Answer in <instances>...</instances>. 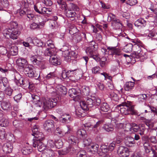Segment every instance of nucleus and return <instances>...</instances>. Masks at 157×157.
<instances>
[{
    "instance_id": "obj_25",
    "label": "nucleus",
    "mask_w": 157,
    "mask_h": 157,
    "mask_svg": "<svg viewBox=\"0 0 157 157\" xmlns=\"http://www.w3.org/2000/svg\"><path fill=\"white\" fill-rule=\"evenodd\" d=\"M102 128L106 132H111L114 130V126L113 124L110 123H106L104 124Z\"/></svg>"
},
{
    "instance_id": "obj_29",
    "label": "nucleus",
    "mask_w": 157,
    "mask_h": 157,
    "mask_svg": "<svg viewBox=\"0 0 157 157\" xmlns=\"http://www.w3.org/2000/svg\"><path fill=\"white\" fill-rule=\"evenodd\" d=\"M33 44L34 45L42 48H43L46 46L45 44L41 40L38 39L37 37L33 38Z\"/></svg>"
},
{
    "instance_id": "obj_45",
    "label": "nucleus",
    "mask_w": 157,
    "mask_h": 157,
    "mask_svg": "<svg viewBox=\"0 0 157 157\" xmlns=\"http://www.w3.org/2000/svg\"><path fill=\"white\" fill-rule=\"evenodd\" d=\"M5 94L9 96L12 95L13 90L9 86V85L6 87L4 90Z\"/></svg>"
},
{
    "instance_id": "obj_50",
    "label": "nucleus",
    "mask_w": 157,
    "mask_h": 157,
    "mask_svg": "<svg viewBox=\"0 0 157 157\" xmlns=\"http://www.w3.org/2000/svg\"><path fill=\"white\" fill-rule=\"evenodd\" d=\"M124 49L126 52H129L133 49V44L131 43H129L124 46Z\"/></svg>"
},
{
    "instance_id": "obj_21",
    "label": "nucleus",
    "mask_w": 157,
    "mask_h": 157,
    "mask_svg": "<svg viewBox=\"0 0 157 157\" xmlns=\"http://www.w3.org/2000/svg\"><path fill=\"white\" fill-rule=\"evenodd\" d=\"M1 107L4 110H10L12 109L11 103L9 101H3L1 103Z\"/></svg>"
},
{
    "instance_id": "obj_39",
    "label": "nucleus",
    "mask_w": 157,
    "mask_h": 157,
    "mask_svg": "<svg viewBox=\"0 0 157 157\" xmlns=\"http://www.w3.org/2000/svg\"><path fill=\"white\" fill-rule=\"evenodd\" d=\"M45 8V7H42L41 5H35L34 6V10L36 12L41 15H43L44 10Z\"/></svg>"
},
{
    "instance_id": "obj_53",
    "label": "nucleus",
    "mask_w": 157,
    "mask_h": 157,
    "mask_svg": "<svg viewBox=\"0 0 157 157\" xmlns=\"http://www.w3.org/2000/svg\"><path fill=\"white\" fill-rule=\"evenodd\" d=\"M21 6L23 9L25 10L29 8V4L27 0H22L21 2Z\"/></svg>"
},
{
    "instance_id": "obj_8",
    "label": "nucleus",
    "mask_w": 157,
    "mask_h": 157,
    "mask_svg": "<svg viewBox=\"0 0 157 157\" xmlns=\"http://www.w3.org/2000/svg\"><path fill=\"white\" fill-rule=\"evenodd\" d=\"M57 77L54 72H51L48 74L45 77H43L44 81H46L50 84L55 82V79Z\"/></svg>"
},
{
    "instance_id": "obj_24",
    "label": "nucleus",
    "mask_w": 157,
    "mask_h": 157,
    "mask_svg": "<svg viewBox=\"0 0 157 157\" xmlns=\"http://www.w3.org/2000/svg\"><path fill=\"white\" fill-rule=\"evenodd\" d=\"M135 83L131 81L126 82L124 86L125 90L131 91L134 89Z\"/></svg>"
},
{
    "instance_id": "obj_37",
    "label": "nucleus",
    "mask_w": 157,
    "mask_h": 157,
    "mask_svg": "<svg viewBox=\"0 0 157 157\" xmlns=\"http://www.w3.org/2000/svg\"><path fill=\"white\" fill-rule=\"evenodd\" d=\"M94 109L96 108H98L101 105V101L100 98L98 97H93Z\"/></svg>"
},
{
    "instance_id": "obj_62",
    "label": "nucleus",
    "mask_w": 157,
    "mask_h": 157,
    "mask_svg": "<svg viewBox=\"0 0 157 157\" xmlns=\"http://www.w3.org/2000/svg\"><path fill=\"white\" fill-rule=\"evenodd\" d=\"M148 143L150 142L153 144H156L157 143V140L156 138V137L154 136H149L148 138Z\"/></svg>"
},
{
    "instance_id": "obj_64",
    "label": "nucleus",
    "mask_w": 157,
    "mask_h": 157,
    "mask_svg": "<svg viewBox=\"0 0 157 157\" xmlns=\"http://www.w3.org/2000/svg\"><path fill=\"white\" fill-rule=\"evenodd\" d=\"M149 37H151L152 39L157 40V33L151 32L148 35Z\"/></svg>"
},
{
    "instance_id": "obj_42",
    "label": "nucleus",
    "mask_w": 157,
    "mask_h": 157,
    "mask_svg": "<svg viewBox=\"0 0 157 157\" xmlns=\"http://www.w3.org/2000/svg\"><path fill=\"white\" fill-rule=\"evenodd\" d=\"M144 47V46H141V45H139L136 44H133V50L134 52H137V53H140L141 51H142V48L145 49Z\"/></svg>"
},
{
    "instance_id": "obj_49",
    "label": "nucleus",
    "mask_w": 157,
    "mask_h": 157,
    "mask_svg": "<svg viewBox=\"0 0 157 157\" xmlns=\"http://www.w3.org/2000/svg\"><path fill=\"white\" fill-rule=\"evenodd\" d=\"M45 44H47L48 48L54 49L55 48L54 42L51 40H48Z\"/></svg>"
},
{
    "instance_id": "obj_33",
    "label": "nucleus",
    "mask_w": 157,
    "mask_h": 157,
    "mask_svg": "<svg viewBox=\"0 0 157 157\" xmlns=\"http://www.w3.org/2000/svg\"><path fill=\"white\" fill-rule=\"evenodd\" d=\"M18 23L16 21H11L9 25L8 30H18L17 27Z\"/></svg>"
},
{
    "instance_id": "obj_7",
    "label": "nucleus",
    "mask_w": 157,
    "mask_h": 157,
    "mask_svg": "<svg viewBox=\"0 0 157 157\" xmlns=\"http://www.w3.org/2000/svg\"><path fill=\"white\" fill-rule=\"evenodd\" d=\"M40 127L38 125H34L32 128L33 133L32 136H34L35 139H38L41 138L42 139L44 138V135L43 133L40 131Z\"/></svg>"
},
{
    "instance_id": "obj_23",
    "label": "nucleus",
    "mask_w": 157,
    "mask_h": 157,
    "mask_svg": "<svg viewBox=\"0 0 157 157\" xmlns=\"http://www.w3.org/2000/svg\"><path fill=\"white\" fill-rule=\"evenodd\" d=\"M50 63L52 65L56 66L60 65L61 63V60L59 58L56 57L50 58L49 59Z\"/></svg>"
},
{
    "instance_id": "obj_59",
    "label": "nucleus",
    "mask_w": 157,
    "mask_h": 157,
    "mask_svg": "<svg viewBox=\"0 0 157 157\" xmlns=\"http://www.w3.org/2000/svg\"><path fill=\"white\" fill-rule=\"evenodd\" d=\"M55 134L59 137H62L63 136V132L61 129L59 127L57 128L55 130Z\"/></svg>"
},
{
    "instance_id": "obj_34",
    "label": "nucleus",
    "mask_w": 157,
    "mask_h": 157,
    "mask_svg": "<svg viewBox=\"0 0 157 157\" xmlns=\"http://www.w3.org/2000/svg\"><path fill=\"white\" fill-rule=\"evenodd\" d=\"M135 143L134 138L131 136L128 137L125 142L126 145L129 147H132Z\"/></svg>"
},
{
    "instance_id": "obj_19",
    "label": "nucleus",
    "mask_w": 157,
    "mask_h": 157,
    "mask_svg": "<svg viewBox=\"0 0 157 157\" xmlns=\"http://www.w3.org/2000/svg\"><path fill=\"white\" fill-rule=\"evenodd\" d=\"M77 136L80 139H84L87 136V134L84 129H80L77 130L76 132Z\"/></svg>"
},
{
    "instance_id": "obj_11",
    "label": "nucleus",
    "mask_w": 157,
    "mask_h": 157,
    "mask_svg": "<svg viewBox=\"0 0 157 157\" xmlns=\"http://www.w3.org/2000/svg\"><path fill=\"white\" fill-rule=\"evenodd\" d=\"M54 121L52 120H48L46 121L44 124L43 126L44 129L48 132L51 131L52 128L54 127Z\"/></svg>"
},
{
    "instance_id": "obj_22",
    "label": "nucleus",
    "mask_w": 157,
    "mask_h": 157,
    "mask_svg": "<svg viewBox=\"0 0 157 157\" xmlns=\"http://www.w3.org/2000/svg\"><path fill=\"white\" fill-rule=\"evenodd\" d=\"M147 23V22L143 18H140L137 20L134 24L136 26L141 28L144 27L146 25Z\"/></svg>"
},
{
    "instance_id": "obj_10",
    "label": "nucleus",
    "mask_w": 157,
    "mask_h": 157,
    "mask_svg": "<svg viewBox=\"0 0 157 157\" xmlns=\"http://www.w3.org/2000/svg\"><path fill=\"white\" fill-rule=\"evenodd\" d=\"M82 38L86 39V34L85 33H77L73 36V40L74 42L77 43L82 40Z\"/></svg>"
},
{
    "instance_id": "obj_16",
    "label": "nucleus",
    "mask_w": 157,
    "mask_h": 157,
    "mask_svg": "<svg viewBox=\"0 0 157 157\" xmlns=\"http://www.w3.org/2000/svg\"><path fill=\"white\" fill-rule=\"evenodd\" d=\"M8 33H6V35H8L9 37L7 39L10 38L13 40H16L17 39L18 31L17 30H8Z\"/></svg>"
},
{
    "instance_id": "obj_55",
    "label": "nucleus",
    "mask_w": 157,
    "mask_h": 157,
    "mask_svg": "<svg viewBox=\"0 0 157 157\" xmlns=\"http://www.w3.org/2000/svg\"><path fill=\"white\" fill-rule=\"evenodd\" d=\"M61 49L62 51V56L65 58L67 57L68 58L70 51L68 49L65 50H64L63 48H62Z\"/></svg>"
},
{
    "instance_id": "obj_58",
    "label": "nucleus",
    "mask_w": 157,
    "mask_h": 157,
    "mask_svg": "<svg viewBox=\"0 0 157 157\" xmlns=\"http://www.w3.org/2000/svg\"><path fill=\"white\" fill-rule=\"evenodd\" d=\"M47 145L48 147H50V148H53L55 146V141H54L53 140H49L47 141Z\"/></svg>"
},
{
    "instance_id": "obj_6",
    "label": "nucleus",
    "mask_w": 157,
    "mask_h": 157,
    "mask_svg": "<svg viewBox=\"0 0 157 157\" xmlns=\"http://www.w3.org/2000/svg\"><path fill=\"white\" fill-rule=\"evenodd\" d=\"M80 105L82 108L84 110H88L90 108L94 109L93 97L91 98H87L86 101H81L80 102Z\"/></svg>"
},
{
    "instance_id": "obj_38",
    "label": "nucleus",
    "mask_w": 157,
    "mask_h": 157,
    "mask_svg": "<svg viewBox=\"0 0 157 157\" xmlns=\"http://www.w3.org/2000/svg\"><path fill=\"white\" fill-rule=\"evenodd\" d=\"M44 54L45 56H49L51 58L53 55H55L54 50L50 48H47L45 50Z\"/></svg>"
},
{
    "instance_id": "obj_36",
    "label": "nucleus",
    "mask_w": 157,
    "mask_h": 157,
    "mask_svg": "<svg viewBox=\"0 0 157 157\" xmlns=\"http://www.w3.org/2000/svg\"><path fill=\"white\" fill-rule=\"evenodd\" d=\"M136 89L138 91H144V88L143 84L141 82L140 80H138L136 81Z\"/></svg>"
},
{
    "instance_id": "obj_57",
    "label": "nucleus",
    "mask_w": 157,
    "mask_h": 157,
    "mask_svg": "<svg viewBox=\"0 0 157 157\" xmlns=\"http://www.w3.org/2000/svg\"><path fill=\"white\" fill-rule=\"evenodd\" d=\"M131 41L135 43L134 44H136L141 46H144V44L143 43L139 40L137 39H131Z\"/></svg>"
},
{
    "instance_id": "obj_13",
    "label": "nucleus",
    "mask_w": 157,
    "mask_h": 157,
    "mask_svg": "<svg viewBox=\"0 0 157 157\" xmlns=\"http://www.w3.org/2000/svg\"><path fill=\"white\" fill-rule=\"evenodd\" d=\"M12 144L10 142L5 143L2 146V149L3 152L6 154L11 153L13 149Z\"/></svg>"
},
{
    "instance_id": "obj_20",
    "label": "nucleus",
    "mask_w": 157,
    "mask_h": 157,
    "mask_svg": "<svg viewBox=\"0 0 157 157\" xmlns=\"http://www.w3.org/2000/svg\"><path fill=\"white\" fill-rule=\"evenodd\" d=\"M9 85L7 79L5 77L0 76V88L2 89Z\"/></svg>"
},
{
    "instance_id": "obj_5",
    "label": "nucleus",
    "mask_w": 157,
    "mask_h": 157,
    "mask_svg": "<svg viewBox=\"0 0 157 157\" xmlns=\"http://www.w3.org/2000/svg\"><path fill=\"white\" fill-rule=\"evenodd\" d=\"M18 71L20 72H23L24 70L29 64L25 59L19 58L16 61Z\"/></svg>"
},
{
    "instance_id": "obj_1",
    "label": "nucleus",
    "mask_w": 157,
    "mask_h": 157,
    "mask_svg": "<svg viewBox=\"0 0 157 157\" xmlns=\"http://www.w3.org/2000/svg\"><path fill=\"white\" fill-rule=\"evenodd\" d=\"M135 105L132 102L128 101L127 103L123 102L117 105L116 108L120 110L121 113L124 115L131 114L134 115H139V113L134 108Z\"/></svg>"
},
{
    "instance_id": "obj_56",
    "label": "nucleus",
    "mask_w": 157,
    "mask_h": 157,
    "mask_svg": "<svg viewBox=\"0 0 157 157\" xmlns=\"http://www.w3.org/2000/svg\"><path fill=\"white\" fill-rule=\"evenodd\" d=\"M144 148L147 153H149L151 151V148L150 146V144L148 143L145 142L144 144Z\"/></svg>"
},
{
    "instance_id": "obj_17",
    "label": "nucleus",
    "mask_w": 157,
    "mask_h": 157,
    "mask_svg": "<svg viewBox=\"0 0 157 157\" xmlns=\"http://www.w3.org/2000/svg\"><path fill=\"white\" fill-rule=\"evenodd\" d=\"M98 48V45L97 43H96L94 41H92L90 42L89 44V47L86 48L85 51L87 53V50L89 49H90L91 52L96 51Z\"/></svg>"
},
{
    "instance_id": "obj_32",
    "label": "nucleus",
    "mask_w": 157,
    "mask_h": 157,
    "mask_svg": "<svg viewBox=\"0 0 157 157\" xmlns=\"http://www.w3.org/2000/svg\"><path fill=\"white\" fill-rule=\"evenodd\" d=\"M112 25L114 27L115 29H120L123 26L122 24L119 19L115 21L111 22Z\"/></svg>"
},
{
    "instance_id": "obj_15",
    "label": "nucleus",
    "mask_w": 157,
    "mask_h": 157,
    "mask_svg": "<svg viewBox=\"0 0 157 157\" xmlns=\"http://www.w3.org/2000/svg\"><path fill=\"white\" fill-rule=\"evenodd\" d=\"M81 92V90L79 88H72L69 90L68 94L71 98H74L80 95Z\"/></svg>"
},
{
    "instance_id": "obj_41",
    "label": "nucleus",
    "mask_w": 157,
    "mask_h": 157,
    "mask_svg": "<svg viewBox=\"0 0 157 157\" xmlns=\"http://www.w3.org/2000/svg\"><path fill=\"white\" fill-rule=\"evenodd\" d=\"M78 56L77 52L76 51H71L70 50V52L69 54V55L67 61H69V60L72 59H76L77 58Z\"/></svg>"
},
{
    "instance_id": "obj_54",
    "label": "nucleus",
    "mask_w": 157,
    "mask_h": 157,
    "mask_svg": "<svg viewBox=\"0 0 157 157\" xmlns=\"http://www.w3.org/2000/svg\"><path fill=\"white\" fill-rule=\"evenodd\" d=\"M100 149L101 150L102 153L105 154L109 151L108 146L105 145H102L100 146Z\"/></svg>"
},
{
    "instance_id": "obj_30",
    "label": "nucleus",
    "mask_w": 157,
    "mask_h": 157,
    "mask_svg": "<svg viewBox=\"0 0 157 157\" xmlns=\"http://www.w3.org/2000/svg\"><path fill=\"white\" fill-rule=\"evenodd\" d=\"M110 109L109 105L106 102L102 103L100 106V109L104 112H107Z\"/></svg>"
},
{
    "instance_id": "obj_52",
    "label": "nucleus",
    "mask_w": 157,
    "mask_h": 157,
    "mask_svg": "<svg viewBox=\"0 0 157 157\" xmlns=\"http://www.w3.org/2000/svg\"><path fill=\"white\" fill-rule=\"evenodd\" d=\"M22 82H21V87L24 88H27L29 83V80L27 79L24 78H22Z\"/></svg>"
},
{
    "instance_id": "obj_44",
    "label": "nucleus",
    "mask_w": 157,
    "mask_h": 157,
    "mask_svg": "<svg viewBox=\"0 0 157 157\" xmlns=\"http://www.w3.org/2000/svg\"><path fill=\"white\" fill-rule=\"evenodd\" d=\"M66 16L68 17L74 18L76 16V13L75 12H73L72 11L70 10H68L65 13Z\"/></svg>"
},
{
    "instance_id": "obj_47",
    "label": "nucleus",
    "mask_w": 157,
    "mask_h": 157,
    "mask_svg": "<svg viewBox=\"0 0 157 157\" xmlns=\"http://www.w3.org/2000/svg\"><path fill=\"white\" fill-rule=\"evenodd\" d=\"M9 49L10 52L13 55H16L17 54L18 50L17 46L15 45L13 46Z\"/></svg>"
},
{
    "instance_id": "obj_46",
    "label": "nucleus",
    "mask_w": 157,
    "mask_h": 157,
    "mask_svg": "<svg viewBox=\"0 0 157 157\" xmlns=\"http://www.w3.org/2000/svg\"><path fill=\"white\" fill-rule=\"evenodd\" d=\"M55 144L56 147L58 149L62 148L63 145V143L61 139H59L55 140Z\"/></svg>"
},
{
    "instance_id": "obj_48",
    "label": "nucleus",
    "mask_w": 157,
    "mask_h": 157,
    "mask_svg": "<svg viewBox=\"0 0 157 157\" xmlns=\"http://www.w3.org/2000/svg\"><path fill=\"white\" fill-rule=\"evenodd\" d=\"M58 89L61 92V94L62 95H65L67 93V89L66 87L61 86H59Z\"/></svg>"
},
{
    "instance_id": "obj_2",
    "label": "nucleus",
    "mask_w": 157,
    "mask_h": 157,
    "mask_svg": "<svg viewBox=\"0 0 157 157\" xmlns=\"http://www.w3.org/2000/svg\"><path fill=\"white\" fill-rule=\"evenodd\" d=\"M24 72L26 76L30 78H34L35 79H41L40 73H37L34 69L32 65L29 64L24 70Z\"/></svg>"
},
{
    "instance_id": "obj_31",
    "label": "nucleus",
    "mask_w": 157,
    "mask_h": 157,
    "mask_svg": "<svg viewBox=\"0 0 157 157\" xmlns=\"http://www.w3.org/2000/svg\"><path fill=\"white\" fill-rule=\"evenodd\" d=\"M90 150L89 151L92 152L93 154H95L96 153H98L99 148V146L97 144H92L90 145Z\"/></svg>"
},
{
    "instance_id": "obj_26",
    "label": "nucleus",
    "mask_w": 157,
    "mask_h": 157,
    "mask_svg": "<svg viewBox=\"0 0 157 157\" xmlns=\"http://www.w3.org/2000/svg\"><path fill=\"white\" fill-rule=\"evenodd\" d=\"M87 53H86V54L90 56V57L92 58L97 62H98L100 60V58H99L98 55H97L96 51L91 52L90 49L87 50Z\"/></svg>"
},
{
    "instance_id": "obj_51",
    "label": "nucleus",
    "mask_w": 157,
    "mask_h": 157,
    "mask_svg": "<svg viewBox=\"0 0 157 157\" xmlns=\"http://www.w3.org/2000/svg\"><path fill=\"white\" fill-rule=\"evenodd\" d=\"M9 122L8 119H2L0 121V126L1 127H6L9 125Z\"/></svg>"
},
{
    "instance_id": "obj_28",
    "label": "nucleus",
    "mask_w": 157,
    "mask_h": 157,
    "mask_svg": "<svg viewBox=\"0 0 157 157\" xmlns=\"http://www.w3.org/2000/svg\"><path fill=\"white\" fill-rule=\"evenodd\" d=\"M40 57L39 56L35 55L31 57L30 60L34 65H39L41 63Z\"/></svg>"
},
{
    "instance_id": "obj_43",
    "label": "nucleus",
    "mask_w": 157,
    "mask_h": 157,
    "mask_svg": "<svg viewBox=\"0 0 157 157\" xmlns=\"http://www.w3.org/2000/svg\"><path fill=\"white\" fill-rule=\"evenodd\" d=\"M32 149L29 147H24L21 149V152L23 155H28L32 151Z\"/></svg>"
},
{
    "instance_id": "obj_4",
    "label": "nucleus",
    "mask_w": 157,
    "mask_h": 157,
    "mask_svg": "<svg viewBox=\"0 0 157 157\" xmlns=\"http://www.w3.org/2000/svg\"><path fill=\"white\" fill-rule=\"evenodd\" d=\"M45 137L43 139H41V138L38 139H33V146L34 148H37L39 151H42L45 150L46 147L45 144L44 143L45 140Z\"/></svg>"
},
{
    "instance_id": "obj_35",
    "label": "nucleus",
    "mask_w": 157,
    "mask_h": 157,
    "mask_svg": "<svg viewBox=\"0 0 157 157\" xmlns=\"http://www.w3.org/2000/svg\"><path fill=\"white\" fill-rule=\"evenodd\" d=\"M78 138L73 135H71L68 138V142L71 144H76L78 143Z\"/></svg>"
},
{
    "instance_id": "obj_40",
    "label": "nucleus",
    "mask_w": 157,
    "mask_h": 157,
    "mask_svg": "<svg viewBox=\"0 0 157 157\" xmlns=\"http://www.w3.org/2000/svg\"><path fill=\"white\" fill-rule=\"evenodd\" d=\"M9 5V3L8 0H2L0 3V6L2 10H4V8H8Z\"/></svg>"
},
{
    "instance_id": "obj_3",
    "label": "nucleus",
    "mask_w": 157,
    "mask_h": 157,
    "mask_svg": "<svg viewBox=\"0 0 157 157\" xmlns=\"http://www.w3.org/2000/svg\"><path fill=\"white\" fill-rule=\"evenodd\" d=\"M43 99L44 101V102L43 108L45 109L54 107L56 105L58 101L59 100V98H58V100L52 98H43Z\"/></svg>"
},
{
    "instance_id": "obj_9",
    "label": "nucleus",
    "mask_w": 157,
    "mask_h": 157,
    "mask_svg": "<svg viewBox=\"0 0 157 157\" xmlns=\"http://www.w3.org/2000/svg\"><path fill=\"white\" fill-rule=\"evenodd\" d=\"M117 152L122 157H127L129 155L130 151L127 147L120 146L118 148Z\"/></svg>"
},
{
    "instance_id": "obj_60",
    "label": "nucleus",
    "mask_w": 157,
    "mask_h": 157,
    "mask_svg": "<svg viewBox=\"0 0 157 157\" xmlns=\"http://www.w3.org/2000/svg\"><path fill=\"white\" fill-rule=\"evenodd\" d=\"M22 78H21L19 79H17L16 78V76H15L14 79V82L16 83V85L17 86L21 87V82H22Z\"/></svg>"
},
{
    "instance_id": "obj_63",
    "label": "nucleus",
    "mask_w": 157,
    "mask_h": 157,
    "mask_svg": "<svg viewBox=\"0 0 157 157\" xmlns=\"http://www.w3.org/2000/svg\"><path fill=\"white\" fill-rule=\"evenodd\" d=\"M43 14H46L48 15H50L52 13V9L51 8H47L45 7L44 10Z\"/></svg>"
},
{
    "instance_id": "obj_12",
    "label": "nucleus",
    "mask_w": 157,
    "mask_h": 157,
    "mask_svg": "<svg viewBox=\"0 0 157 157\" xmlns=\"http://www.w3.org/2000/svg\"><path fill=\"white\" fill-rule=\"evenodd\" d=\"M75 149L70 145L66 148L63 150L62 151H59V154L60 155H64L66 154L70 153V154L74 153L75 151Z\"/></svg>"
},
{
    "instance_id": "obj_18",
    "label": "nucleus",
    "mask_w": 157,
    "mask_h": 157,
    "mask_svg": "<svg viewBox=\"0 0 157 157\" xmlns=\"http://www.w3.org/2000/svg\"><path fill=\"white\" fill-rule=\"evenodd\" d=\"M98 48V45L97 43H96L94 41H92L90 42L89 44V47L86 48L85 51L87 53V50L89 49H90L91 52L96 51Z\"/></svg>"
},
{
    "instance_id": "obj_61",
    "label": "nucleus",
    "mask_w": 157,
    "mask_h": 157,
    "mask_svg": "<svg viewBox=\"0 0 157 157\" xmlns=\"http://www.w3.org/2000/svg\"><path fill=\"white\" fill-rule=\"evenodd\" d=\"M112 97V100L115 101V103L117 104V102H119V99L117 94L113 93L110 95Z\"/></svg>"
},
{
    "instance_id": "obj_14",
    "label": "nucleus",
    "mask_w": 157,
    "mask_h": 157,
    "mask_svg": "<svg viewBox=\"0 0 157 157\" xmlns=\"http://www.w3.org/2000/svg\"><path fill=\"white\" fill-rule=\"evenodd\" d=\"M107 49L110 51V55H111L112 56L114 55L120 56L121 54L120 49L116 47H107Z\"/></svg>"
},
{
    "instance_id": "obj_27",
    "label": "nucleus",
    "mask_w": 157,
    "mask_h": 157,
    "mask_svg": "<svg viewBox=\"0 0 157 157\" xmlns=\"http://www.w3.org/2000/svg\"><path fill=\"white\" fill-rule=\"evenodd\" d=\"M54 151L52 150L49 149L44 150L42 154V156L44 157H53L54 156Z\"/></svg>"
}]
</instances>
